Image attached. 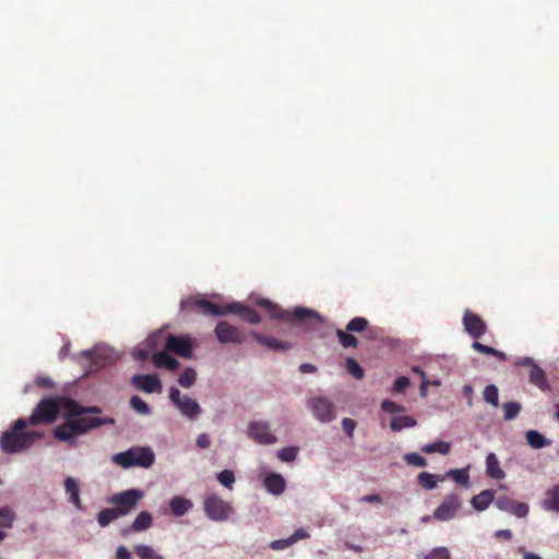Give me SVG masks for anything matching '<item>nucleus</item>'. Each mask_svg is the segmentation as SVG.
I'll return each mask as SVG.
<instances>
[{"instance_id":"obj_1","label":"nucleus","mask_w":559,"mask_h":559,"mask_svg":"<svg viewBox=\"0 0 559 559\" xmlns=\"http://www.w3.org/2000/svg\"><path fill=\"white\" fill-rule=\"evenodd\" d=\"M60 411H63L64 415L72 419H68L62 425L57 426L53 430V436L60 441L68 442L70 445L76 444V436L84 435L91 429L116 423L111 417L91 416L102 414V408L98 406L84 407L74 400L57 397L41 400L34 408L27 424L29 423L33 426L50 424L55 421Z\"/></svg>"},{"instance_id":"obj_4","label":"nucleus","mask_w":559,"mask_h":559,"mask_svg":"<svg viewBox=\"0 0 559 559\" xmlns=\"http://www.w3.org/2000/svg\"><path fill=\"white\" fill-rule=\"evenodd\" d=\"M112 462L123 468L132 466L150 467L155 460L154 452L150 448H131L112 456Z\"/></svg>"},{"instance_id":"obj_9","label":"nucleus","mask_w":559,"mask_h":559,"mask_svg":"<svg viewBox=\"0 0 559 559\" xmlns=\"http://www.w3.org/2000/svg\"><path fill=\"white\" fill-rule=\"evenodd\" d=\"M308 406L313 416L321 423H330L336 417V411L333 403L324 396H314L309 399Z\"/></svg>"},{"instance_id":"obj_16","label":"nucleus","mask_w":559,"mask_h":559,"mask_svg":"<svg viewBox=\"0 0 559 559\" xmlns=\"http://www.w3.org/2000/svg\"><path fill=\"white\" fill-rule=\"evenodd\" d=\"M131 383L145 393L162 392V382L155 374H134Z\"/></svg>"},{"instance_id":"obj_36","label":"nucleus","mask_w":559,"mask_h":559,"mask_svg":"<svg viewBox=\"0 0 559 559\" xmlns=\"http://www.w3.org/2000/svg\"><path fill=\"white\" fill-rule=\"evenodd\" d=\"M368 326V320L366 318H362V317H355L354 319H352L347 325H346V331L347 332H350V333H360L362 331H365Z\"/></svg>"},{"instance_id":"obj_41","label":"nucleus","mask_w":559,"mask_h":559,"mask_svg":"<svg viewBox=\"0 0 559 559\" xmlns=\"http://www.w3.org/2000/svg\"><path fill=\"white\" fill-rule=\"evenodd\" d=\"M130 405L131 407L141 415H148L151 412L150 406L146 402H144L141 397L138 395H134L130 399Z\"/></svg>"},{"instance_id":"obj_2","label":"nucleus","mask_w":559,"mask_h":559,"mask_svg":"<svg viewBox=\"0 0 559 559\" xmlns=\"http://www.w3.org/2000/svg\"><path fill=\"white\" fill-rule=\"evenodd\" d=\"M27 426V420L19 418L13 427L4 431L0 437V448L4 453H17L28 449L41 435L38 432L23 431Z\"/></svg>"},{"instance_id":"obj_42","label":"nucleus","mask_w":559,"mask_h":559,"mask_svg":"<svg viewBox=\"0 0 559 559\" xmlns=\"http://www.w3.org/2000/svg\"><path fill=\"white\" fill-rule=\"evenodd\" d=\"M472 346L478 353H481L485 355H491V356H496L500 359H504V354L502 352L495 349L493 347L484 345L477 341H475Z\"/></svg>"},{"instance_id":"obj_43","label":"nucleus","mask_w":559,"mask_h":559,"mask_svg":"<svg viewBox=\"0 0 559 559\" xmlns=\"http://www.w3.org/2000/svg\"><path fill=\"white\" fill-rule=\"evenodd\" d=\"M346 370L355 379H361L364 377V369L354 358H347L345 362Z\"/></svg>"},{"instance_id":"obj_33","label":"nucleus","mask_w":559,"mask_h":559,"mask_svg":"<svg viewBox=\"0 0 559 559\" xmlns=\"http://www.w3.org/2000/svg\"><path fill=\"white\" fill-rule=\"evenodd\" d=\"M134 551L139 559H164V557L155 551L152 546L136 545Z\"/></svg>"},{"instance_id":"obj_58","label":"nucleus","mask_w":559,"mask_h":559,"mask_svg":"<svg viewBox=\"0 0 559 559\" xmlns=\"http://www.w3.org/2000/svg\"><path fill=\"white\" fill-rule=\"evenodd\" d=\"M36 383L40 388H50L52 384V381L47 377H39L36 379Z\"/></svg>"},{"instance_id":"obj_46","label":"nucleus","mask_w":559,"mask_h":559,"mask_svg":"<svg viewBox=\"0 0 559 559\" xmlns=\"http://www.w3.org/2000/svg\"><path fill=\"white\" fill-rule=\"evenodd\" d=\"M404 461L409 464L417 467H425L427 466V461L425 457H423L420 454L416 452L407 453L404 455Z\"/></svg>"},{"instance_id":"obj_26","label":"nucleus","mask_w":559,"mask_h":559,"mask_svg":"<svg viewBox=\"0 0 559 559\" xmlns=\"http://www.w3.org/2000/svg\"><path fill=\"white\" fill-rule=\"evenodd\" d=\"M543 508L559 513V485L554 486L547 491L546 499L543 501Z\"/></svg>"},{"instance_id":"obj_18","label":"nucleus","mask_w":559,"mask_h":559,"mask_svg":"<svg viewBox=\"0 0 559 559\" xmlns=\"http://www.w3.org/2000/svg\"><path fill=\"white\" fill-rule=\"evenodd\" d=\"M250 335L260 344L266 346L267 348L276 352H285L292 348L290 343L283 342L274 337L266 336L255 331H250Z\"/></svg>"},{"instance_id":"obj_12","label":"nucleus","mask_w":559,"mask_h":559,"mask_svg":"<svg viewBox=\"0 0 559 559\" xmlns=\"http://www.w3.org/2000/svg\"><path fill=\"white\" fill-rule=\"evenodd\" d=\"M461 509V501L457 495H447L441 504L435 510L433 518L438 521H449L453 519Z\"/></svg>"},{"instance_id":"obj_23","label":"nucleus","mask_w":559,"mask_h":559,"mask_svg":"<svg viewBox=\"0 0 559 559\" xmlns=\"http://www.w3.org/2000/svg\"><path fill=\"white\" fill-rule=\"evenodd\" d=\"M192 507L193 503L191 502V500L183 498L181 496H176L171 498L169 501L170 511L175 516L185 515Z\"/></svg>"},{"instance_id":"obj_24","label":"nucleus","mask_w":559,"mask_h":559,"mask_svg":"<svg viewBox=\"0 0 559 559\" xmlns=\"http://www.w3.org/2000/svg\"><path fill=\"white\" fill-rule=\"evenodd\" d=\"M486 473L490 478L497 480H500L506 476V473L500 467L498 457L495 453H489L486 457Z\"/></svg>"},{"instance_id":"obj_50","label":"nucleus","mask_w":559,"mask_h":559,"mask_svg":"<svg viewBox=\"0 0 559 559\" xmlns=\"http://www.w3.org/2000/svg\"><path fill=\"white\" fill-rule=\"evenodd\" d=\"M342 427L347 436L352 438L356 428V421L350 418H344L342 420Z\"/></svg>"},{"instance_id":"obj_17","label":"nucleus","mask_w":559,"mask_h":559,"mask_svg":"<svg viewBox=\"0 0 559 559\" xmlns=\"http://www.w3.org/2000/svg\"><path fill=\"white\" fill-rule=\"evenodd\" d=\"M228 313H234L239 316L243 321L250 324H258L261 322V316L257 310L241 304V302H230L227 305Z\"/></svg>"},{"instance_id":"obj_28","label":"nucleus","mask_w":559,"mask_h":559,"mask_svg":"<svg viewBox=\"0 0 559 559\" xmlns=\"http://www.w3.org/2000/svg\"><path fill=\"white\" fill-rule=\"evenodd\" d=\"M444 479V476H437L433 474H430L428 472H421L417 476V483L418 485L426 490H432L437 487V481H442Z\"/></svg>"},{"instance_id":"obj_45","label":"nucleus","mask_w":559,"mask_h":559,"mask_svg":"<svg viewBox=\"0 0 559 559\" xmlns=\"http://www.w3.org/2000/svg\"><path fill=\"white\" fill-rule=\"evenodd\" d=\"M217 480L228 489L233 488L235 484V474L230 469H224L217 474Z\"/></svg>"},{"instance_id":"obj_48","label":"nucleus","mask_w":559,"mask_h":559,"mask_svg":"<svg viewBox=\"0 0 559 559\" xmlns=\"http://www.w3.org/2000/svg\"><path fill=\"white\" fill-rule=\"evenodd\" d=\"M381 408L384 412L390 413V414L403 413L405 411L404 406L399 405L397 403H395V402H393L391 400H384L381 403Z\"/></svg>"},{"instance_id":"obj_52","label":"nucleus","mask_w":559,"mask_h":559,"mask_svg":"<svg viewBox=\"0 0 559 559\" xmlns=\"http://www.w3.org/2000/svg\"><path fill=\"white\" fill-rule=\"evenodd\" d=\"M211 444L210 437L206 433H201L197 438V445L201 449H206Z\"/></svg>"},{"instance_id":"obj_44","label":"nucleus","mask_w":559,"mask_h":559,"mask_svg":"<svg viewBox=\"0 0 559 559\" xmlns=\"http://www.w3.org/2000/svg\"><path fill=\"white\" fill-rule=\"evenodd\" d=\"M298 453V448L296 447H286L278 451L277 457L282 462L290 463L296 460Z\"/></svg>"},{"instance_id":"obj_30","label":"nucleus","mask_w":559,"mask_h":559,"mask_svg":"<svg viewBox=\"0 0 559 559\" xmlns=\"http://www.w3.org/2000/svg\"><path fill=\"white\" fill-rule=\"evenodd\" d=\"M451 444L444 441H437L433 443L426 444L421 448V451L426 454L440 453L447 455L450 453Z\"/></svg>"},{"instance_id":"obj_7","label":"nucleus","mask_w":559,"mask_h":559,"mask_svg":"<svg viewBox=\"0 0 559 559\" xmlns=\"http://www.w3.org/2000/svg\"><path fill=\"white\" fill-rule=\"evenodd\" d=\"M169 399L171 403L181 412V414L189 419L197 418L201 413L199 403L187 395L181 396L179 389L176 386L170 388Z\"/></svg>"},{"instance_id":"obj_37","label":"nucleus","mask_w":559,"mask_h":559,"mask_svg":"<svg viewBox=\"0 0 559 559\" xmlns=\"http://www.w3.org/2000/svg\"><path fill=\"white\" fill-rule=\"evenodd\" d=\"M15 519L14 512L9 507L0 508V527L11 528Z\"/></svg>"},{"instance_id":"obj_34","label":"nucleus","mask_w":559,"mask_h":559,"mask_svg":"<svg viewBox=\"0 0 559 559\" xmlns=\"http://www.w3.org/2000/svg\"><path fill=\"white\" fill-rule=\"evenodd\" d=\"M336 336L344 348H356L358 346V340L346 330H337Z\"/></svg>"},{"instance_id":"obj_47","label":"nucleus","mask_w":559,"mask_h":559,"mask_svg":"<svg viewBox=\"0 0 559 559\" xmlns=\"http://www.w3.org/2000/svg\"><path fill=\"white\" fill-rule=\"evenodd\" d=\"M424 559H451V554L445 547H437L429 554L425 555Z\"/></svg>"},{"instance_id":"obj_39","label":"nucleus","mask_w":559,"mask_h":559,"mask_svg":"<svg viewBox=\"0 0 559 559\" xmlns=\"http://www.w3.org/2000/svg\"><path fill=\"white\" fill-rule=\"evenodd\" d=\"M484 400L491 404L492 406L497 407L499 405V393L498 389L495 384H489L484 390Z\"/></svg>"},{"instance_id":"obj_29","label":"nucleus","mask_w":559,"mask_h":559,"mask_svg":"<svg viewBox=\"0 0 559 559\" xmlns=\"http://www.w3.org/2000/svg\"><path fill=\"white\" fill-rule=\"evenodd\" d=\"M416 425V419L408 415L393 417L390 421V427L393 431H401L405 428H413Z\"/></svg>"},{"instance_id":"obj_11","label":"nucleus","mask_w":559,"mask_h":559,"mask_svg":"<svg viewBox=\"0 0 559 559\" xmlns=\"http://www.w3.org/2000/svg\"><path fill=\"white\" fill-rule=\"evenodd\" d=\"M181 308L187 310L200 309L204 314H212L215 317H223L228 313L227 305L221 307L212 301L204 298L186 299L181 301Z\"/></svg>"},{"instance_id":"obj_32","label":"nucleus","mask_w":559,"mask_h":559,"mask_svg":"<svg viewBox=\"0 0 559 559\" xmlns=\"http://www.w3.org/2000/svg\"><path fill=\"white\" fill-rule=\"evenodd\" d=\"M121 515L118 513V511L114 508H106L103 509L98 515L97 521L102 527H105L110 524V522L119 519Z\"/></svg>"},{"instance_id":"obj_38","label":"nucleus","mask_w":559,"mask_h":559,"mask_svg":"<svg viewBox=\"0 0 559 559\" xmlns=\"http://www.w3.org/2000/svg\"><path fill=\"white\" fill-rule=\"evenodd\" d=\"M502 408L504 412L503 418L506 420H512L520 414L522 406L518 402H507L503 404Z\"/></svg>"},{"instance_id":"obj_57","label":"nucleus","mask_w":559,"mask_h":559,"mask_svg":"<svg viewBox=\"0 0 559 559\" xmlns=\"http://www.w3.org/2000/svg\"><path fill=\"white\" fill-rule=\"evenodd\" d=\"M361 501L369 502V503L381 502L382 498L379 495H377V493H372V495L362 496L361 497Z\"/></svg>"},{"instance_id":"obj_59","label":"nucleus","mask_w":559,"mask_h":559,"mask_svg":"<svg viewBox=\"0 0 559 559\" xmlns=\"http://www.w3.org/2000/svg\"><path fill=\"white\" fill-rule=\"evenodd\" d=\"M412 372L418 374L421 380L427 379L426 378V372L420 367H418V366L412 367Z\"/></svg>"},{"instance_id":"obj_5","label":"nucleus","mask_w":559,"mask_h":559,"mask_svg":"<svg viewBox=\"0 0 559 559\" xmlns=\"http://www.w3.org/2000/svg\"><path fill=\"white\" fill-rule=\"evenodd\" d=\"M143 497L144 492L142 490L133 488L112 495L108 502L115 506L121 516H124L136 508Z\"/></svg>"},{"instance_id":"obj_13","label":"nucleus","mask_w":559,"mask_h":559,"mask_svg":"<svg viewBox=\"0 0 559 559\" xmlns=\"http://www.w3.org/2000/svg\"><path fill=\"white\" fill-rule=\"evenodd\" d=\"M496 507L503 512L510 513L519 519L526 518L530 507L525 502H519L509 496H499L495 500Z\"/></svg>"},{"instance_id":"obj_35","label":"nucleus","mask_w":559,"mask_h":559,"mask_svg":"<svg viewBox=\"0 0 559 559\" xmlns=\"http://www.w3.org/2000/svg\"><path fill=\"white\" fill-rule=\"evenodd\" d=\"M197 381V372L193 368H186L178 378V383L186 389L191 388Z\"/></svg>"},{"instance_id":"obj_51","label":"nucleus","mask_w":559,"mask_h":559,"mask_svg":"<svg viewBox=\"0 0 559 559\" xmlns=\"http://www.w3.org/2000/svg\"><path fill=\"white\" fill-rule=\"evenodd\" d=\"M293 543H292L290 538L277 539V540L272 542L271 548L274 550H280V549H284V548L290 546Z\"/></svg>"},{"instance_id":"obj_14","label":"nucleus","mask_w":559,"mask_h":559,"mask_svg":"<svg viewBox=\"0 0 559 559\" xmlns=\"http://www.w3.org/2000/svg\"><path fill=\"white\" fill-rule=\"evenodd\" d=\"M463 325L468 335L474 340H478L487 332L486 322L469 309L464 311Z\"/></svg>"},{"instance_id":"obj_31","label":"nucleus","mask_w":559,"mask_h":559,"mask_svg":"<svg viewBox=\"0 0 559 559\" xmlns=\"http://www.w3.org/2000/svg\"><path fill=\"white\" fill-rule=\"evenodd\" d=\"M526 441L533 449H542L550 442L538 431L528 430L526 432Z\"/></svg>"},{"instance_id":"obj_54","label":"nucleus","mask_w":559,"mask_h":559,"mask_svg":"<svg viewBox=\"0 0 559 559\" xmlns=\"http://www.w3.org/2000/svg\"><path fill=\"white\" fill-rule=\"evenodd\" d=\"M116 559H131V554L124 546H119L116 551Z\"/></svg>"},{"instance_id":"obj_22","label":"nucleus","mask_w":559,"mask_h":559,"mask_svg":"<svg viewBox=\"0 0 559 559\" xmlns=\"http://www.w3.org/2000/svg\"><path fill=\"white\" fill-rule=\"evenodd\" d=\"M495 493L492 490L486 489L472 498V506L477 511L486 510L492 502H495Z\"/></svg>"},{"instance_id":"obj_61","label":"nucleus","mask_w":559,"mask_h":559,"mask_svg":"<svg viewBox=\"0 0 559 559\" xmlns=\"http://www.w3.org/2000/svg\"><path fill=\"white\" fill-rule=\"evenodd\" d=\"M429 382L427 379H424L421 380V384H420V395L423 397H426L427 396V386H428Z\"/></svg>"},{"instance_id":"obj_21","label":"nucleus","mask_w":559,"mask_h":559,"mask_svg":"<svg viewBox=\"0 0 559 559\" xmlns=\"http://www.w3.org/2000/svg\"><path fill=\"white\" fill-rule=\"evenodd\" d=\"M152 359L156 367H164L169 371H175L179 367V361L167 352H157L153 355Z\"/></svg>"},{"instance_id":"obj_53","label":"nucleus","mask_w":559,"mask_h":559,"mask_svg":"<svg viewBox=\"0 0 559 559\" xmlns=\"http://www.w3.org/2000/svg\"><path fill=\"white\" fill-rule=\"evenodd\" d=\"M308 537H309L308 532L305 531L304 528H299L289 538L292 539V543L294 544L295 542H297L299 539H306Z\"/></svg>"},{"instance_id":"obj_15","label":"nucleus","mask_w":559,"mask_h":559,"mask_svg":"<svg viewBox=\"0 0 559 559\" xmlns=\"http://www.w3.org/2000/svg\"><path fill=\"white\" fill-rule=\"evenodd\" d=\"M248 436L260 444H272L276 442V437L270 431V426L265 421L250 423Z\"/></svg>"},{"instance_id":"obj_55","label":"nucleus","mask_w":559,"mask_h":559,"mask_svg":"<svg viewBox=\"0 0 559 559\" xmlns=\"http://www.w3.org/2000/svg\"><path fill=\"white\" fill-rule=\"evenodd\" d=\"M299 371L302 373H313L317 371V367L312 364H301L299 366Z\"/></svg>"},{"instance_id":"obj_40","label":"nucleus","mask_w":559,"mask_h":559,"mask_svg":"<svg viewBox=\"0 0 559 559\" xmlns=\"http://www.w3.org/2000/svg\"><path fill=\"white\" fill-rule=\"evenodd\" d=\"M447 476L452 478L455 483L467 486L469 480V475L467 469H450L447 473Z\"/></svg>"},{"instance_id":"obj_27","label":"nucleus","mask_w":559,"mask_h":559,"mask_svg":"<svg viewBox=\"0 0 559 559\" xmlns=\"http://www.w3.org/2000/svg\"><path fill=\"white\" fill-rule=\"evenodd\" d=\"M530 381L531 383L537 385L543 391L549 389L546 374L544 370L537 365L532 366L530 370Z\"/></svg>"},{"instance_id":"obj_20","label":"nucleus","mask_w":559,"mask_h":559,"mask_svg":"<svg viewBox=\"0 0 559 559\" xmlns=\"http://www.w3.org/2000/svg\"><path fill=\"white\" fill-rule=\"evenodd\" d=\"M153 518L152 514L147 511L140 512L134 521L132 522L131 526L129 528L122 530L121 534L122 536H126L130 531L133 532H142L152 526Z\"/></svg>"},{"instance_id":"obj_49","label":"nucleus","mask_w":559,"mask_h":559,"mask_svg":"<svg viewBox=\"0 0 559 559\" xmlns=\"http://www.w3.org/2000/svg\"><path fill=\"white\" fill-rule=\"evenodd\" d=\"M411 384V381L407 377H399L393 384V391L395 393H402L404 392Z\"/></svg>"},{"instance_id":"obj_8","label":"nucleus","mask_w":559,"mask_h":559,"mask_svg":"<svg viewBox=\"0 0 559 559\" xmlns=\"http://www.w3.org/2000/svg\"><path fill=\"white\" fill-rule=\"evenodd\" d=\"M214 334L217 341L224 345H240L246 341V334L239 328L227 321H219L214 329Z\"/></svg>"},{"instance_id":"obj_62","label":"nucleus","mask_w":559,"mask_h":559,"mask_svg":"<svg viewBox=\"0 0 559 559\" xmlns=\"http://www.w3.org/2000/svg\"><path fill=\"white\" fill-rule=\"evenodd\" d=\"M147 352L146 350H138L135 354H134V357L138 359V360H145L147 359Z\"/></svg>"},{"instance_id":"obj_60","label":"nucleus","mask_w":559,"mask_h":559,"mask_svg":"<svg viewBox=\"0 0 559 559\" xmlns=\"http://www.w3.org/2000/svg\"><path fill=\"white\" fill-rule=\"evenodd\" d=\"M518 365H520V366H530L532 368V366H534L535 364H534L532 358L525 357V358H522L521 360H519Z\"/></svg>"},{"instance_id":"obj_63","label":"nucleus","mask_w":559,"mask_h":559,"mask_svg":"<svg viewBox=\"0 0 559 559\" xmlns=\"http://www.w3.org/2000/svg\"><path fill=\"white\" fill-rule=\"evenodd\" d=\"M524 559H542L538 555H535V554H532V552H526L524 555Z\"/></svg>"},{"instance_id":"obj_10","label":"nucleus","mask_w":559,"mask_h":559,"mask_svg":"<svg viewBox=\"0 0 559 559\" xmlns=\"http://www.w3.org/2000/svg\"><path fill=\"white\" fill-rule=\"evenodd\" d=\"M195 342L188 335H168L166 349L183 358H191Z\"/></svg>"},{"instance_id":"obj_64","label":"nucleus","mask_w":559,"mask_h":559,"mask_svg":"<svg viewBox=\"0 0 559 559\" xmlns=\"http://www.w3.org/2000/svg\"><path fill=\"white\" fill-rule=\"evenodd\" d=\"M347 547H348L349 549H353V550H354V551H356V552H360V551L362 550V547L357 546V545H350V544H347Z\"/></svg>"},{"instance_id":"obj_6","label":"nucleus","mask_w":559,"mask_h":559,"mask_svg":"<svg viewBox=\"0 0 559 559\" xmlns=\"http://www.w3.org/2000/svg\"><path fill=\"white\" fill-rule=\"evenodd\" d=\"M204 512L212 521L223 522L229 519L233 508L218 495L212 493L204 500Z\"/></svg>"},{"instance_id":"obj_19","label":"nucleus","mask_w":559,"mask_h":559,"mask_svg":"<svg viewBox=\"0 0 559 559\" xmlns=\"http://www.w3.org/2000/svg\"><path fill=\"white\" fill-rule=\"evenodd\" d=\"M264 487L270 493L280 496L286 488V481L281 474L270 473L264 478Z\"/></svg>"},{"instance_id":"obj_3","label":"nucleus","mask_w":559,"mask_h":559,"mask_svg":"<svg viewBox=\"0 0 559 559\" xmlns=\"http://www.w3.org/2000/svg\"><path fill=\"white\" fill-rule=\"evenodd\" d=\"M258 305L263 308L267 314L274 320H282L286 322H290L295 320L300 323H307L308 321L314 319L317 322L321 323L322 318L319 313L314 312L311 309L304 307H296L293 312L282 309L271 300L266 298H261L258 300Z\"/></svg>"},{"instance_id":"obj_56","label":"nucleus","mask_w":559,"mask_h":559,"mask_svg":"<svg viewBox=\"0 0 559 559\" xmlns=\"http://www.w3.org/2000/svg\"><path fill=\"white\" fill-rule=\"evenodd\" d=\"M495 536L498 538H503L506 540H510L512 538V532L510 530H498L495 533Z\"/></svg>"},{"instance_id":"obj_25","label":"nucleus","mask_w":559,"mask_h":559,"mask_svg":"<svg viewBox=\"0 0 559 559\" xmlns=\"http://www.w3.org/2000/svg\"><path fill=\"white\" fill-rule=\"evenodd\" d=\"M64 489L69 496V501L72 502L79 510L82 509V502L80 499L79 483L73 477H67L64 480Z\"/></svg>"}]
</instances>
